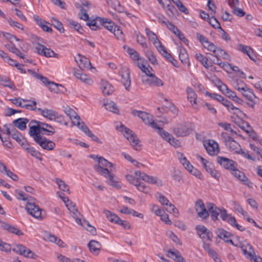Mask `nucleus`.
<instances>
[{
	"label": "nucleus",
	"mask_w": 262,
	"mask_h": 262,
	"mask_svg": "<svg viewBox=\"0 0 262 262\" xmlns=\"http://www.w3.org/2000/svg\"><path fill=\"white\" fill-rule=\"evenodd\" d=\"M98 165L94 166L95 170L99 174L103 176L108 178V180L107 183L113 187L120 188L121 187L118 183L117 181L114 180L115 175L111 173V170L107 169V167H113V164L109 162L107 160L103 157H96Z\"/></svg>",
	"instance_id": "nucleus-1"
},
{
	"label": "nucleus",
	"mask_w": 262,
	"mask_h": 262,
	"mask_svg": "<svg viewBox=\"0 0 262 262\" xmlns=\"http://www.w3.org/2000/svg\"><path fill=\"white\" fill-rule=\"evenodd\" d=\"M30 136H38L45 134L52 135L55 133V129L51 125L42 122L32 120L29 124Z\"/></svg>",
	"instance_id": "nucleus-2"
},
{
	"label": "nucleus",
	"mask_w": 262,
	"mask_h": 262,
	"mask_svg": "<svg viewBox=\"0 0 262 262\" xmlns=\"http://www.w3.org/2000/svg\"><path fill=\"white\" fill-rule=\"evenodd\" d=\"M236 89L241 92L244 97L250 101V103H248V105L251 108H254L255 104L259 101V98L254 94L253 91L246 85L242 87L237 86Z\"/></svg>",
	"instance_id": "nucleus-3"
},
{
	"label": "nucleus",
	"mask_w": 262,
	"mask_h": 262,
	"mask_svg": "<svg viewBox=\"0 0 262 262\" xmlns=\"http://www.w3.org/2000/svg\"><path fill=\"white\" fill-rule=\"evenodd\" d=\"M34 200L27 202L26 205V209L27 212L34 217L42 220L45 214L42 212V210L35 204Z\"/></svg>",
	"instance_id": "nucleus-4"
},
{
	"label": "nucleus",
	"mask_w": 262,
	"mask_h": 262,
	"mask_svg": "<svg viewBox=\"0 0 262 262\" xmlns=\"http://www.w3.org/2000/svg\"><path fill=\"white\" fill-rule=\"evenodd\" d=\"M120 128V130L123 133L124 136L129 141L132 146L135 149L138 150L137 147L140 141L135 133L129 128L125 127L123 125H121Z\"/></svg>",
	"instance_id": "nucleus-5"
},
{
	"label": "nucleus",
	"mask_w": 262,
	"mask_h": 262,
	"mask_svg": "<svg viewBox=\"0 0 262 262\" xmlns=\"http://www.w3.org/2000/svg\"><path fill=\"white\" fill-rule=\"evenodd\" d=\"M241 248L246 257L254 262H262V258L256 256L253 248L249 244H243Z\"/></svg>",
	"instance_id": "nucleus-6"
},
{
	"label": "nucleus",
	"mask_w": 262,
	"mask_h": 262,
	"mask_svg": "<svg viewBox=\"0 0 262 262\" xmlns=\"http://www.w3.org/2000/svg\"><path fill=\"white\" fill-rule=\"evenodd\" d=\"M36 143L44 149L53 150L55 146V144L52 141L48 140L42 135L30 136Z\"/></svg>",
	"instance_id": "nucleus-7"
},
{
	"label": "nucleus",
	"mask_w": 262,
	"mask_h": 262,
	"mask_svg": "<svg viewBox=\"0 0 262 262\" xmlns=\"http://www.w3.org/2000/svg\"><path fill=\"white\" fill-rule=\"evenodd\" d=\"M131 114L134 116H138L146 124L151 126L154 128L157 127L158 124L154 122L152 119V116L150 114L145 112L139 111L136 110H132Z\"/></svg>",
	"instance_id": "nucleus-8"
},
{
	"label": "nucleus",
	"mask_w": 262,
	"mask_h": 262,
	"mask_svg": "<svg viewBox=\"0 0 262 262\" xmlns=\"http://www.w3.org/2000/svg\"><path fill=\"white\" fill-rule=\"evenodd\" d=\"M173 132L178 137L187 136L192 132L191 124L187 122L179 124L173 128Z\"/></svg>",
	"instance_id": "nucleus-9"
},
{
	"label": "nucleus",
	"mask_w": 262,
	"mask_h": 262,
	"mask_svg": "<svg viewBox=\"0 0 262 262\" xmlns=\"http://www.w3.org/2000/svg\"><path fill=\"white\" fill-rule=\"evenodd\" d=\"M197 234L201 238L203 242L212 241L213 237L212 233L203 225H199L195 227Z\"/></svg>",
	"instance_id": "nucleus-10"
},
{
	"label": "nucleus",
	"mask_w": 262,
	"mask_h": 262,
	"mask_svg": "<svg viewBox=\"0 0 262 262\" xmlns=\"http://www.w3.org/2000/svg\"><path fill=\"white\" fill-rule=\"evenodd\" d=\"M104 213L110 222L119 224L125 229H129L130 228L129 223L127 221L121 220L116 214H113L108 210H104Z\"/></svg>",
	"instance_id": "nucleus-11"
},
{
	"label": "nucleus",
	"mask_w": 262,
	"mask_h": 262,
	"mask_svg": "<svg viewBox=\"0 0 262 262\" xmlns=\"http://www.w3.org/2000/svg\"><path fill=\"white\" fill-rule=\"evenodd\" d=\"M158 133L165 140L167 141L171 145L177 147L179 146L180 143L167 132L163 130V128L159 127L158 125L155 128Z\"/></svg>",
	"instance_id": "nucleus-12"
},
{
	"label": "nucleus",
	"mask_w": 262,
	"mask_h": 262,
	"mask_svg": "<svg viewBox=\"0 0 262 262\" xmlns=\"http://www.w3.org/2000/svg\"><path fill=\"white\" fill-rule=\"evenodd\" d=\"M119 75L121 76V82L125 86V89L129 91L131 84V80L129 69L127 67H122L119 71Z\"/></svg>",
	"instance_id": "nucleus-13"
},
{
	"label": "nucleus",
	"mask_w": 262,
	"mask_h": 262,
	"mask_svg": "<svg viewBox=\"0 0 262 262\" xmlns=\"http://www.w3.org/2000/svg\"><path fill=\"white\" fill-rule=\"evenodd\" d=\"M37 111L40 112V114L44 117L49 119L50 120L61 121V116H58L57 113L52 110H49L47 108L41 109V108H37Z\"/></svg>",
	"instance_id": "nucleus-14"
},
{
	"label": "nucleus",
	"mask_w": 262,
	"mask_h": 262,
	"mask_svg": "<svg viewBox=\"0 0 262 262\" xmlns=\"http://www.w3.org/2000/svg\"><path fill=\"white\" fill-rule=\"evenodd\" d=\"M142 80L143 83L151 86H160L163 85L162 81L154 74H150L149 76H142Z\"/></svg>",
	"instance_id": "nucleus-15"
},
{
	"label": "nucleus",
	"mask_w": 262,
	"mask_h": 262,
	"mask_svg": "<svg viewBox=\"0 0 262 262\" xmlns=\"http://www.w3.org/2000/svg\"><path fill=\"white\" fill-rule=\"evenodd\" d=\"M12 250L25 257L35 258V254L29 249L22 245H17L12 249Z\"/></svg>",
	"instance_id": "nucleus-16"
},
{
	"label": "nucleus",
	"mask_w": 262,
	"mask_h": 262,
	"mask_svg": "<svg viewBox=\"0 0 262 262\" xmlns=\"http://www.w3.org/2000/svg\"><path fill=\"white\" fill-rule=\"evenodd\" d=\"M224 102V106L227 108L230 113L235 115L239 118L243 119L247 118L246 115L239 108L234 106L230 101H225Z\"/></svg>",
	"instance_id": "nucleus-17"
},
{
	"label": "nucleus",
	"mask_w": 262,
	"mask_h": 262,
	"mask_svg": "<svg viewBox=\"0 0 262 262\" xmlns=\"http://www.w3.org/2000/svg\"><path fill=\"white\" fill-rule=\"evenodd\" d=\"M195 209L198 215L202 219H206L209 216V212L206 209L204 204L202 200H198L195 203Z\"/></svg>",
	"instance_id": "nucleus-18"
},
{
	"label": "nucleus",
	"mask_w": 262,
	"mask_h": 262,
	"mask_svg": "<svg viewBox=\"0 0 262 262\" xmlns=\"http://www.w3.org/2000/svg\"><path fill=\"white\" fill-rule=\"evenodd\" d=\"M217 162L225 168L231 170H235V162L227 158L219 156L217 157Z\"/></svg>",
	"instance_id": "nucleus-19"
},
{
	"label": "nucleus",
	"mask_w": 262,
	"mask_h": 262,
	"mask_svg": "<svg viewBox=\"0 0 262 262\" xmlns=\"http://www.w3.org/2000/svg\"><path fill=\"white\" fill-rule=\"evenodd\" d=\"M204 146L208 153L211 156L216 155L219 152V146L217 142L213 140H209L204 143Z\"/></svg>",
	"instance_id": "nucleus-20"
},
{
	"label": "nucleus",
	"mask_w": 262,
	"mask_h": 262,
	"mask_svg": "<svg viewBox=\"0 0 262 262\" xmlns=\"http://www.w3.org/2000/svg\"><path fill=\"white\" fill-rule=\"evenodd\" d=\"M135 174L137 176H139V178L142 180L148 182L151 184H158V185H162V181L158 179L157 178L149 176L144 172H142L140 171H137L135 172Z\"/></svg>",
	"instance_id": "nucleus-21"
},
{
	"label": "nucleus",
	"mask_w": 262,
	"mask_h": 262,
	"mask_svg": "<svg viewBox=\"0 0 262 262\" xmlns=\"http://www.w3.org/2000/svg\"><path fill=\"white\" fill-rule=\"evenodd\" d=\"M237 49L247 54L252 61L255 62L256 61L257 56L250 46L240 43L237 45Z\"/></svg>",
	"instance_id": "nucleus-22"
},
{
	"label": "nucleus",
	"mask_w": 262,
	"mask_h": 262,
	"mask_svg": "<svg viewBox=\"0 0 262 262\" xmlns=\"http://www.w3.org/2000/svg\"><path fill=\"white\" fill-rule=\"evenodd\" d=\"M5 47L8 49L10 51L16 54L17 56L23 59L25 62H29V60L26 58L25 54L21 52V50L16 48L13 43H9L4 44Z\"/></svg>",
	"instance_id": "nucleus-23"
},
{
	"label": "nucleus",
	"mask_w": 262,
	"mask_h": 262,
	"mask_svg": "<svg viewBox=\"0 0 262 262\" xmlns=\"http://www.w3.org/2000/svg\"><path fill=\"white\" fill-rule=\"evenodd\" d=\"M196 37L199 41L202 44L204 47L209 51H213L214 49V45L209 41L207 38L200 33H196Z\"/></svg>",
	"instance_id": "nucleus-24"
},
{
	"label": "nucleus",
	"mask_w": 262,
	"mask_h": 262,
	"mask_svg": "<svg viewBox=\"0 0 262 262\" xmlns=\"http://www.w3.org/2000/svg\"><path fill=\"white\" fill-rule=\"evenodd\" d=\"M64 112L75 125H80V118L73 109L67 106L64 108Z\"/></svg>",
	"instance_id": "nucleus-25"
},
{
	"label": "nucleus",
	"mask_w": 262,
	"mask_h": 262,
	"mask_svg": "<svg viewBox=\"0 0 262 262\" xmlns=\"http://www.w3.org/2000/svg\"><path fill=\"white\" fill-rule=\"evenodd\" d=\"M96 20L99 21L102 26L111 32H113V30L116 26L113 21L106 18L97 17L96 18Z\"/></svg>",
	"instance_id": "nucleus-26"
},
{
	"label": "nucleus",
	"mask_w": 262,
	"mask_h": 262,
	"mask_svg": "<svg viewBox=\"0 0 262 262\" xmlns=\"http://www.w3.org/2000/svg\"><path fill=\"white\" fill-rule=\"evenodd\" d=\"M34 20L36 24L45 31L48 32H51L52 29L49 23H47L46 20L42 19L38 15H34L33 16Z\"/></svg>",
	"instance_id": "nucleus-27"
},
{
	"label": "nucleus",
	"mask_w": 262,
	"mask_h": 262,
	"mask_svg": "<svg viewBox=\"0 0 262 262\" xmlns=\"http://www.w3.org/2000/svg\"><path fill=\"white\" fill-rule=\"evenodd\" d=\"M1 227L9 233H13L18 236L24 235L23 232L18 228L6 222L1 221Z\"/></svg>",
	"instance_id": "nucleus-28"
},
{
	"label": "nucleus",
	"mask_w": 262,
	"mask_h": 262,
	"mask_svg": "<svg viewBox=\"0 0 262 262\" xmlns=\"http://www.w3.org/2000/svg\"><path fill=\"white\" fill-rule=\"evenodd\" d=\"M75 60L81 69L84 68L88 69L89 67L91 66L90 60L86 57L81 56L80 54H78L77 57H75Z\"/></svg>",
	"instance_id": "nucleus-29"
},
{
	"label": "nucleus",
	"mask_w": 262,
	"mask_h": 262,
	"mask_svg": "<svg viewBox=\"0 0 262 262\" xmlns=\"http://www.w3.org/2000/svg\"><path fill=\"white\" fill-rule=\"evenodd\" d=\"M74 75L77 79L86 84L92 85L93 83V80L88 75L81 73L80 71L75 72Z\"/></svg>",
	"instance_id": "nucleus-30"
},
{
	"label": "nucleus",
	"mask_w": 262,
	"mask_h": 262,
	"mask_svg": "<svg viewBox=\"0 0 262 262\" xmlns=\"http://www.w3.org/2000/svg\"><path fill=\"white\" fill-rule=\"evenodd\" d=\"M217 233V236L220 238L223 239L226 243H230L232 245L234 244L233 241L229 239V238L232 235L230 232L222 229H218Z\"/></svg>",
	"instance_id": "nucleus-31"
},
{
	"label": "nucleus",
	"mask_w": 262,
	"mask_h": 262,
	"mask_svg": "<svg viewBox=\"0 0 262 262\" xmlns=\"http://www.w3.org/2000/svg\"><path fill=\"white\" fill-rule=\"evenodd\" d=\"M88 247L90 251L95 254H98L102 247L101 244L95 240H91L88 244Z\"/></svg>",
	"instance_id": "nucleus-32"
},
{
	"label": "nucleus",
	"mask_w": 262,
	"mask_h": 262,
	"mask_svg": "<svg viewBox=\"0 0 262 262\" xmlns=\"http://www.w3.org/2000/svg\"><path fill=\"white\" fill-rule=\"evenodd\" d=\"M101 89L104 95H110L114 92V88L112 85L108 82L105 80L101 81Z\"/></svg>",
	"instance_id": "nucleus-33"
},
{
	"label": "nucleus",
	"mask_w": 262,
	"mask_h": 262,
	"mask_svg": "<svg viewBox=\"0 0 262 262\" xmlns=\"http://www.w3.org/2000/svg\"><path fill=\"white\" fill-rule=\"evenodd\" d=\"M29 119L24 118H20L13 121V123L15 127L21 130H24L27 127V123Z\"/></svg>",
	"instance_id": "nucleus-34"
},
{
	"label": "nucleus",
	"mask_w": 262,
	"mask_h": 262,
	"mask_svg": "<svg viewBox=\"0 0 262 262\" xmlns=\"http://www.w3.org/2000/svg\"><path fill=\"white\" fill-rule=\"evenodd\" d=\"M210 51L212 52L214 54L213 56L216 58L221 57L225 59H228L229 57V55L225 51L215 45L214 50Z\"/></svg>",
	"instance_id": "nucleus-35"
},
{
	"label": "nucleus",
	"mask_w": 262,
	"mask_h": 262,
	"mask_svg": "<svg viewBox=\"0 0 262 262\" xmlns=\"http://www.w3.org/2000/svg\"><path fill=\"white\" fill-rule=\"evenodd\" d=\"M22 101L24 102H29V103L23 104V103H19L18 106L32 111L37 110L36 107L37 103L35 101H31L28 99H22Z\"/></svg>",
	"instance_id": "nucleus-36"
},
{
	"label": "nucleus",
	"mask_w": 262,
	"mask_h": 262,
	"mask_svg": "<svg viewBox=\"0 0 262 262\" xmlns=\"http://www.w3.org/2000/svg\"><path fill=\"white\" fill-rule=\"evenodd\" d=\"M208 211L210 213L212 220H216L221 213V209L216 207L213 204H209Z\"/></svg>",
	"instance_id": "nucleus-37"
},
{
	"label": "nucleus",
	"mask_w": 262,
	"mask_h": 262,
	"mask_svg": "<svg viewBox=\"0 0 262 262\" xmlns=\"http://www.w3.org/2000/svg\"><path fill=\"white\" fill-rule=\"evenodd\" d=\"M103 105L106 110L110 112L116 114H119V109L116 104L112 101H107L104 103Z\"/></svg>",
	"instance_id": "nucleus-38"
},
{
	"label": "nucleus",
	"mask_w": 262,
	"mask_h": 262,
	"mask_svg": "<svg viewBox=\"0 0 262 262\" xmlns=\"http://www.w3.org/2000/svg\"><path fill=\"white\" fill-rule=\"evenodd\" d=\"M66 204V206L68 208V210L72 213L73 217L75 219L77 216H79L80 215V212L78 211L77 208L76 207L75 204L73 202H72L70 201L69 202H67Z\"/></svg>",
	"instance_id": "nucleus-39"
},
{
	"label": "nucleus",
	"mask_w": 262,
	"mask_h": 262,
	"mask_svg": "<svg viewBox=\"0 0 262 262\" xmlns=\"http://www.w3.org/2000/svg\"><path fill=\"white\" fill-rule=\"evenodd\" d=\"M179 58L183 63L188 65L190 64L188 54L185 49H182L180 50Z\"/></svg>",
	"instance_id": "nucleus-40"
},
{
	"label": "nucleus",
	"mask_w": 262,
	"mask_h": 262,
	"mask_svg": "<svg viewBox=\"0 0 262 262\" xmlns=\"http://www.w3.org/2000/svg\"><path fill=\"white\" fill-rule=\"evenodd\" d=\"M1 85L6 87H8L12 90H16V87L14 83L11 81L9 77L6 76L1 78Z\"/></svg>",
	"instance_id": "nucleus-41"
},
{
	"label": "nucleus",
	"mask_w": 262,
	"mask_h": 262,
	"mask_svg": "<svg viewBox=\"0 0 262 262\" xmlns=\"http://www.w3.org/2000/svg\"><path fill=\"white\" fill-rule=\"evenodd\" d=\"M127 53L130 55V58L134 61H144V59L140 57L139 54L134 49L128 48Z\"/></svg>",
	"instance_id": "nucleus-42"
},
{
	"label": "nucleus",
	"mask_w": 262,
	"mask_h": 262,
	"mask_svg": "<svg viewBox=\"0 0 262 262\" xmlns=\"http://www.w3.org/2000/svg\"><path fill=\"white\" fill-rule=\"evenodd\" d=\"M226 146L228 147L230 150L234 151L237 154L239 149H241L239 144L233 139L231 141L226 143Z\"/></svg>",
	"instance_id": "nucleus-43"
},
{
	"label": "nucleus",
	"mask_w": 262,
	"mask_h": 262,
	"mask_svg": "<svg viewBox=\"0 0 262 262\" xmlns=\"http://www.w3.org/2000/svg\"><path fill=\"white\" fill-rule=\"evenodd\" d=\"M187 98L192 104L196 103L197 95L193 90L190 88L187 89Z\"/></svg>",
	"instance_id": "nucleus-44"
},
{
	"label": "nucleus",
	"mask_w": 262,
	"mask_h": 262,
	"mask_svg": "<svg viewBox=\"0 0 262 262\" xmlns=\"http://www.w3.org/2000/svg\"><path fill=\"white\" fill-rule=\"evenodd\" d=\"M16 193L17 194V199L23 201H28V202L35 200V199L26 194L24 191L20 190H16Z\"/></svg>",
	"instance_id": "nucleus-45"
},
{
	"label": "nucleus",
	"mask_w": 262,
	"mask_h": 262,
	"mask_svg": "<svg viewBox=\"0 0 262 262\" xmlns=\"http://www.w3.org/2000/svg\"><path fill=\"white\" fill-rule=\"evenodd\" d=\"M204 168L210 174V175L217 180H219L220 175V173L214 169L210 165H205Z\"/></svg>",
	"instance_id": "nucleus-46"
},
{
	"label": "nucleus",
	"mask_w": 262,
	"mask_h": 262,
	"mask_svg": "<svg viewBox=\"0 0 262 262\" xmlns=\"http://www.w3.org/2000/svg\"><path fill=\"white\" fill-rule=\"evenodd\" d=\"M12 137L19 144H20L23 142H25V138L15 128H13L12 130Z\"/></svg>",
	"instance_id": "nucleus-47"
},
{
	"label": "nucleus",
	"mask_w": 262,
	"mask_h": 262,
	"mask_svg": "<svg viewBox=\"0 0 262 262\" xmlns=\"http://www.w3.org/2000/svg\"><path fill=\"white\" fill-rule=\"evenodd\" d=\"M56 183L58 185L59 188L63 191L67 192L68 194L70 193V189L69 186L66 184V183L59 178L56 179Z\"/></svg>",
	"instance_id": "nucleus-48"
},
{
	"label": "nucleus",
	"mask_w": 262,
	"mask_h": 262,
	"mask_svg": "<svg viewBox=\"0 0 262 262\" xmlns=\"http://www.w3.org/2000/svg\"><path fill=\"white\" fill-rule=\"evenodd\" d=\"M145 55L149 61L154 65L158 64V60L156 55L154 54L152 51L148 50L145 52Z\"/></svg>",
	"instance_id": "nucleus-49"
},
{
	"label": "nucleus",
	"mask_w": 262,
	"mask_h": 262,
	"mask_svg": "<svg viewBox=\"0 0 262 262\" xmlns=\"http://www.w3.org/2000/svg\"><path fill=\"white\" fill-rule=\"evenodd\" d=\"M206 95L208 96L211 98H213L214 100L218 101L219 102H221L222 104L224 105V102L229 101L228 100L225 99L223 96L220 95H218L215 93H211L207 92L206 93Z\"/></svg>",
	"instance_id": "nucleus-50"
},
{
	"label": "nucleus",
	"mask_w": 262,
	"mask_h": 262,
	"mask_svg": "<svg viewBox=\"0 0 262 262\" xmlns=\"http://www.w3.org/2000/svg\"><path fill=\"white\" fill-rule=\"evenodd\" d=\"M221 90L224 93L227 97L231 99L233 98L236 93L230 90L226 85L224 84L223 86H221Z\"/></svg>",
	"instance_id": "nucleus-51"
},
{
	"label": "nucleus",
	"mask_w": 262,
	"mask_h": 262,
	"mask_svg": "<svg viewBox=\"0 0 262 262\" xmlns=\"http://www.w3.org/2000/svg\"><path fill=\"white\" fill-rule=\"evenodd\" d=\"M195 57L196 59L199 61L205 68L206 69L209 68V65L207 63L208 58L204 56L201 53H196L195 55Z\"/></svg>",
	"instance_id": "nucleus-52"
},
{
	"label": "nucleus",
	"mask_w": 262,
	"mask_h": 262,
	"mask_svg": "<svg viewBox=\"0 0 262 262\" xmlns=\"http://www.w3.org/2000/svg\"><path fill=\"white\" fill-rule=\"evenodd\" d=\"M68 25L71 28H73L78 31L80 33H82L83 30L81 25L77 22L73 20H70L68 21Z\"/></svg>",
	"instance_id": "nucleus-53"
},
{
	"label": "nucleus",
	"mask_w": 262,
	"mask_h": 262,
	"mask_svg": "<svg viewBox=\"0 0 262 262\" xmlns=\"http://www.w3.org/2000/svg\"><path fill=\"white\" fill-rule=\"evenodd\" d=\"M159 202L163 205H168L169 200L162 193L158 192L155 194Z\"/></svg>",
	"instance_id": "nucleus-54"
},
{
	"label": "nucleus",
	"mask_w": 262,
	"mask_h": 262,
	"mask_svg": "<svg viewBox=\"0 0 262 262\" xmlns=\"http://www.w3.org/2000/svg\"><path fill=\"white\" fill-rule=\"evenodd\" d=\"M162 23L164 24L173 34H176L177 32H178V28L167 19H165V21H163Z\"/></svg>",
	"instance_id": "nucleus-55"
},
{
	"label": "nucleus",
	"mask_w": 262,
	"mask_h": 262,
	"mask_svg": "<svg viewBox=\"0 0 262 262\" xmlns=\"http://www.w3.org/2000/svg\"><path fill=\"white\" fill-rule=\"evenodd\" d=\"M233 174L237 178L239 181L243 182L246 180L247 177L245 175L244 173L237 170L235 168V170H233Z\"/></svg>",
	"instance_id": "nucleus-56"
},
{
	"label": "nucleus",
	"mask_w": 262,
	"mask_h": 262,
	"mask_svg": "<svg viewBox=\"0 0 262 262\" xmlns=\"http://www.w3.org/2000/svg\"><path fill=\"white\" fill-rule=\"evenodd\" d=\"M180 252L177 250H172L171 249L168 250L166 256L170 258L173 259L174 260H176L177 257H179Z\"/></svg>",
	"instance_id": "nucleus-57"
},
{
	"label": "nucleus",
	"mask_w": 262,
	"mask_h": 262,
	"mask_svg": "<svg viewBox=\"0 0 262 262\" xmlns=\"http://www.w3.org/2000/svg\"><path fill=\"white\" fill-rule=\"evenodd\" d=\"M43 55L47 57H53L57 58H59V55L58 54L55 53L52 50L49 48H47L46 47L45 48Z\"/></svg>",
	"instance_id": "nucleus-58"
},
{
	"label": "nucleus",
	"mask_w": 262,
	"mask_h": 262,
	"mask_svg": "<svg viewBox=\"0 0 262 262\" xmlns=\"http://www.w3.org/2000/svg\"><path fill=\"white\" fill-rule=\"evenodd\" d=\"M159 52L168 61L170 62L171 63L174 64V63H173V61H174V58L172 57L171 55L166 51V50L165 49V48Z\"/></svg>",
	"instance_id": "nucleus-59"
},
{
	"label": "nucleus",
	"mask_w": 262,
	"mask_h": 262,
	"mask_svg": "<svg viewBox=\"0 0 262 262\" xmlns=\"http://www.w3.org/2000/svg\"><path fill=\"white\" fill-rule=\"evenodd\" d=\"M32 75L34 77H36L37 79L40 80V81L44 83L45 85L48 86L49 83H51L47 77H43L42 75L38 74L34 72H32Z\"/></svg>",
	"instance_id": "nucleus-60"
},
{
	"label": "nucleus",
	"mask_w": 262,
	"mask_h": 262,
	"mask_svg": "<svg viewBox=\"0 0 262 262\" xmlns=\"http://www.w3.org/2000/svg\"><path fill=\"white\" fill-rule=\"evenodd\" d=\"M80 12L79 14V18L84 20H88L89 18V16L87 13L88 10L85 9L81 6L79 7Z\"/></svg>",
	"instance_id": "nucleus-61"
},
{
	"label": "nucleus",
	"mask_w": 262,
	"mask_h": 262,
	"mask_svg": "<svg viewBox=\"0 0 262 262\" xmlns=\"http://www.w3.org/2000/svg\"><path fill=\"white\" fill-rule=\"evenodd\" d=\"M208 22L214 29H221V26L220 23L216 18L212 17L208 20Z\"/></svg>",
	"instance_id": "nucleus-62"
},
{
	"label": "nucleus",
	"mask_w": 262,
	"mask_h": 262,
	"mask_svg": "<svg viewBox=\"0 0 262 262\" xmlns=\"http://www.w3.org/2000/svg\"><path fill=\"white\" fill-rule=\"evenodd\" d=\"M1 57L6 62L8 63L11 66H13V64L15 61L14 60L11 59L6 53L2 51H1Z\"/></svg>",
	"instance_id": "nucleus-63"
},
{
	"label": "nucleus",
	"mask_w": 262,
	"mask_h": 262,
	"mask_svg": "<svg viewBox=\"0 0 262 262\" xmlns=\"http://www.w3.org/2000/svg\"><path fill=\"white\" fill-rule=\"evenodd\" d=\"M52 24L53 26L60 32H63L64 28L63 27V25L62 23L59 21L58 20L55 18L52 19Z\"/></svg>",
	"instance_id": "nucleus-64"
}]
</instances>
